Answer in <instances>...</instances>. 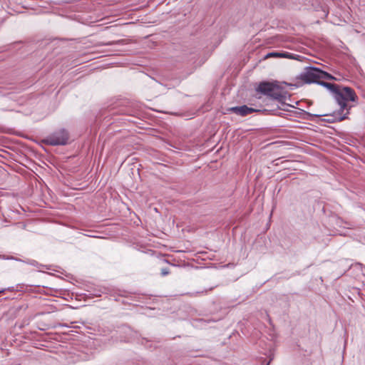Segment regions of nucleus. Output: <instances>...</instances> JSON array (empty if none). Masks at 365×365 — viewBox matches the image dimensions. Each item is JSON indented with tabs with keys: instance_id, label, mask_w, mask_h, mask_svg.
<instances>
[{
	"instance_id": "obj_1",
	"label": "nucleus",
	"mask_w": 365,
	"mask_h": 365,
	"mask_svg": "<svg viewBox=\"0 0 365 365\" xmlns=\"http://www.w3.org/2000/svg\"><path fill=\"white\" fill-rule=\"evenodd\" d=\"M257 93L269 97L272 99L277 101L281 106L278 108L283 110H287L284 106L293 107L289 104L285 103L287 92L278 81H262L255 88Z\"/></svg>"
},
{
	"instance_id": "obj_2",
	"label": "nucleus",
	"mask_w": 365,
	"mask_h": 365,
	"mask_svg": "<svg viewBox=\"0 0 365 365\" xmlns=\"http://www.w3.org/2000/svg\"><path fill=\"white\" fill-rule=\"evenodd\" d=\"M333 98L339 106L338 110L342 113L349 112L358 101V96L353 88L341 85L339 86Z\"/></svg>"
},
{
	"instance_id": "obj_3",
	"label": "nucleus",
	"mask_w": 365,
	"mask_h": 365,
	"mask_svg": "<svg viewBox=\"0 0 365 365\" xmlns=\"http://www.w3.org/2000/svg\"><path fill=\"white\" fill-rule=\"evenodd\" d=\"M300 78L306 83H317L323 79L336 80V78L330 73L316 67H307L301 73Z\"/></svg>"
},
{
	"instance_id": "obj_4",
	"label": "nucleus",
	"mask_w": 365,
	"mask_h": 365,
	"mask_svg": "<svg viewBox=\"0 0 365 365\" xmlns=\"http://www.w3.org/2000/svg\"><path fill=\"white\" fill-rule=\"evenodd\" d=\"M68 133L65 129H61L47 136L44 142L50 145H64L68 143Z\"/></svg>"
},
{
	"instance_id": "obj_5",
	"label": "nucleus",
	"mask_w": 365,
	"mask_h": 365,
	"mask_svg": "<svg viewBox=\"0 0 365 365\" xmlns=\"http://www.w3.org/2000/svg\"><path fill=\"white\" fill-rule=\"evenodd\" d=\"M350 112L346 111L342 113L340 110H334L332 113L314 115V116H327L328 118L324 119V121L332 123L335 122H340L349 118Z\"/></svg>"
},
{
	"instance_id": "obj_6",
	"label": "nucleus",
	"mask_w": 365,
	"mask_h": 365,
	"mask_svg": "<svg viewBox=\"0 0 365 365\" xmlns=\"http://www.w3.org/2000/svg\"><path fill=\"white\" fill-rule=\"evenodd\" d=\"M228 110L240 116H246L250 113L260 111L259 110L250 108L246 105L231 107Z\"/></svg>"
},
{
	"instance_id": "obj_7",
	"label": "nucleus",
	"mask_w": 365,
	"mask_h": 365,
	"mask_svg": "<svg viewBox=\"0 0 365 365\" xmlns=\"http://www.w3.org/2000/svg\"><path fill=\"white\" fill-rule=\"evenodd\" d=\"M319 85H320V86L327 88L329 91V92L331 93L332 96H334V95L336 93V92L337 91L338 88L340 86L339 84H335V83H331L325 82V81H324L322 80L321 82L319 83Z\"/></svg>"
},
{
	"instance_id": "obj_8",
	"label": "nucleus",
	"mask_w": 365,
	"mask_h": 365,
	"mask_svg": "<svg viewBox=\"0 0 365 365\" xmlns=\"http://www.w3.org/2000/svg\"><path fill=\"white\" fill-rule=\"evenodd\" d=\"M269 57L291 58V54L288 53L271 52L265 56V58Z\"/></svg>"
},
{
	"instance_id": "obj_9",
	"label": "nucleus",
	"mask_w": 365,
	"mask_h": 365,
	"mask_svg": "<svg viewBox=\"0 0 365 365\" xmlns=\"http://www.w3.org/2000/svg\"><path fill=\"white\" fill-rule=\"evenodd\" d=\"M294 116L302 118H305L304 115H311L309 113L301 109H299V111H294Z\"/></svg>"
},
{
	"instance_id": "obj_10",
	"label": "nucleus",
	"mask_w": 365,
	"mask_h": 365,
	"mask_svg": "<svg viewBox=\"0 0 365 365\" xmlns=\"http://www.w3.org/2000/svg\"><path fill=\"white\" fill-rule=\"evenodd\" d=\"M169 273H170V271H169V269H168V268H163V269H161V274H162V276H166V275H168Z\"/></svg>"
},
{
	"instance_id": "obj_11",
	"label": "nucleus",
	"mask_w": 365,
	"mask_h": 365,
	"mask_svg": "<svg viewBox=\"0 0 365 365\" xmlns=\"http://www.w3.org/2000/svg\"><path fill=\"white\" fill-rule=\"evenodd\" d=\"M271 360H272V359L269 360V361H268V362L266 364V365H269V363H270V361H271Z\"/></svg>"
},
{
	"instance_id": "obj_12",
	"label": "nucleus",
	"mask_w": 365,
	"mask_h": 365,
	"mask_svg": "<svg viewBox=\"0 0 365 365\" xmlns=\"http://www.w3.org/2000/svg\"><path fill=\"white\" fill-rule=\"evenodd\" d=\"M35 262H36L35 261H33V262H31V264L34 265L35 264Z\"/></svg>"
},
{
	"instance_id": "obj_13",
	"label": "nucleus",
	"mask_w": 365,
	"mask_h": 365,
	"mask_svg": "<svg viewBox=\"0 0 365 365\" xmlns=\"http://www.w3.org/2000/svg\"><path fill=\"white\" fill-rule=\"evenodd\" d=\"M4 292V289L0 290V293H2Z\"/></svg>"
}]
</instances>
